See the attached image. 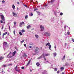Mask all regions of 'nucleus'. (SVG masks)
Masks as SVG:
<instances>
[{"instance_id":"obj_28","label":"nucleus","mask_w":74,"mask_h":74,"mask_svg":"<svg viewBox=\"0 0 74 74\" xmlns=\"http://www.w3.org/2000/svg\"><path fill=\"white\" fill-rule=\"evenodd\" d=\"M3 58L4 57H0V60H2V59H3Z\"/></svg>"},{"instance_id":"obj_54","label":"nucleus","mask_w":74,"mask_h":74,"mask_svg":"<svg viewBox=\"0 0 74 74\" xmlns=\"http://www.w3.org/2000/svg\"><path fill=\"white\" fill-rule=\"evenodd\" d=\"M24 47H26V45L25 44H24Z\"/></svg>"},{"instance_id":"obj_10","label":"nucleus","mask_w":74,"mask_h":74,"mask_svg":"<svg viewBox=\"0 0 74 74\" xmlns=\"http://www.w3.org/2000/svg\"><path fill=\"white\" fill-rule=\"evenodd\" d=\"M1 18L2 21H5V18H4V16H3V15H1Z\"/></svg>"},{"instance_id":"obj_6","label":"nucleus","mask_w":74,"mask_h":74,"mask_svg":"<svg viewBox=\"0 0 74 74\" xmlns=\"http://www.w3.org/2000/svg\"><path fill=\"white\" fill-rule=\"evenodd\" d=\"M11 53V51H10L9 53V54L7 55V58H12V56H10V55Z\"/></svg>"},{"instance_id":"obj_30","label":"nucleus","mask_w":74,"mask_h":74,"mask_svg":"<svg viewBox=\"0 0 74 74\" xmlns=\"http://www.w3.org/2000/svg\"><path fill=\"white\" fill-rule=\"evenodd\" d=\"M21 32H22V33H24L25 32V30L22 29L21 30Z\"/></svg>"},{"instance_id":"obj_27","label":"nucleus","mask_w":74,"mask_h":74,"mask_svg":"<svg viewBox=\"0 0 74 74\" xmlns=\"http://www.w3.org/2000/svg\"><path fill=\"white\" fill-rule=\"evenodd\" d=\"M60 73V71H59V70H58V71L57 72V74H59Z\"/></svg>"},{"instance_id":"obj_16","label":"nucleus","mask_w":74,"mask_h":74,"mask_svg":"<svg viewBox=\"0 0 74 74\" xmlns=\"http://www.w3.org/2000/svg\"><path fill=\"white\" fill-rule=\"evenodd\" d=\"M37 12V13L38 14V15H41V13L39 12Z\"/></svg>"},{"instance_id":"obj_59","label":"nucleus","mask_w":74,"mask_h":74,"mask_svg":"<svg viewBox=\"0 0 74 74\" xmlns=\"http://www.w3.org/2000/svg\"><path fill=\"white\" fill-rule=\"evenodd\" d=\"M17 4H19V2H17Z\"/></svg>"},{"instance_id":"obj_31","label":"nucleus","mask_w":74,"mask_h":74,"mask_svg":"<svg viewBox=\"0 0 74 74\" xmlns=\"http://www.w3.org/2000/svg\"><path fill=\"white\" fill-rule=\"evenodd\" d=\"M22 23H20L19 24V26H20V27H22Z\"/></svg>"},{"instance_id":"obj_1","label":"nucleus","mask_w":74,"mask_h":74,"mask_svg":"<svg viewBox=\"0 0 74 74\" xmlns=\"http://www.w3.org/2000/svg\"><path fill=\"white\" fill-rule=\"evenodd\" d=\"M50 55V54L49 53H45L43 55H42L41 56L39 57L38 58V59H41V58H42L43 57V58L44 59V60L45 61H46V58L45 56H49Z\"/></svg>"},{"instance_id":"obj_50","label":"nucleus","mask_w":74,"mask_h":74,"mask_svg":"<svg viewBox=\"0 0 74 74\" xmlns=\"http://www.w3.org/2000/svg\"><path fill=\"white\" fill-rule=\"evenodd\" d=\"M9 30H11V29L10 28V26H9Z\"/></svg>"},{"instance_id":"obj_61","label":"nucleus","mask_w":74,"mask_h":74,"mask_svg":"<svg viewBox=\"0 0 74 74\" xmlns=\"http://www.w3.org/2000/svg\"><path fill=\"white\" fill-rule=\"evenodd\" d=\"M2 38H4V36H3H3H2Z\"/></svg>"},{"instance_id":"obj_22","label":"nucleus","mask_w":74,"mask_h":74,"mask_svg":"<svg viewBox=\"0 0 74 74\" xmlns=\"http://www.w3.org/2000/svg\"><path fill=\"white\" fill-rule=\"evenodd\" d=\"M35 37H36V38H38L39 36L38 35L36 34L35 35Z\"/></svg>"},{"instance_id":"obj_53","label":"nucleus","mask_w":74,"mask_h":74,"mask_svg":"<svg viewBox=\"0 0 74 74\" xmlns=\"http://www.w3.org/2000/svg\"><path fill=\"white\" fill-rule=\"evenodd\" d=\"M66 25H65V26H64V28H65V29H66Z\"/></svg>"},{"instance_id":"obj_19","label":"nucleus","mask_w":74,"mask_h":74,"mask_svg":"<svg viewBox=\"0 0 74 74\" xmlns=\"http://www.w3.org/2000/svg\"><path fill=\"white\" fill-rule=\"evenodd\" d=\"M12 8L13 9H15V6L13 4L12 6Z\"/></svg>"},{"instance_id":"obj_52","label":"nucleus","mask_w":74,"mask_h":74,"mask_svg":"<svg viewBox=\"0 0 74 74\" xmlns=\"http://www.w3.org/2000/svg\"><path fill=\"white\" fill-rule=\"evenodd\" d=\"M21 69H22L23 70V69H24V67L23 66H22V67H21Z\"/></svg>"},{"instance_id":"obj_36","label":"nucleus","mask_w":74,"mask_h":74,"mask_svg":"<svg viewBox=\"0 0 74 74\" xmlns=\"http://www.w3.org/2000/svg\"><path fill=\"white\" fill-rule=\"evenodd\" d=\"M6 67V65H3L2 66V67Z\"/></svg>"},{"instance_id":"obj_57","label":"nucleus","mask_w":74,"mask_h":74,"mask_svg":"<svg viewBox=\"0 0 74 74\" xmlns=\"http://www.w3.org/2000/svg\"><path fill=\"white\" fill-rule=\"evenodd\" d=\"M72 40L73 41V42H74V40L73 39H72Z\"/></svg>"},{"instance_id":"obj_55","label":"nucleus","mask_w":74,"mask_h":74,"mask_svg":"<svg viewBox=\"0 0 74 74\" xmlns=\"http://www.w3.org/2000/svg\"><path fill=\"white\" fill-rule=\"evenodd\" d=\"M29 48H32V47L30 46H29Z\"/></svg>"},{"instance_id":"obj_58","label":"nucleus","mask_w":74,"mask_h":74,"mask_svg":"<svg viewBox=\"0 0 74 74\" xmlns=\"http://www.w3.org/2000/svg\"><path fill=\"white\" fill-rule=\"evenodd\" d=\"M1 32H0V36H1Z\"/></svg>"},{"instance_id":"obj_35","label":"nucleus","mask_w":74,"mask_h":74,"mask_svg":"<svg viewBox=\"0 0 74 74\" xmlns=\"http://www.w3.org/2000/svg\"><path fill=\"white\" fill-rule=\"evenodd\" d=\"M13 33L14 34V35H15V30H14L13 31Z\"/></svg>"},{"instance_id":"obj_29","label":"nucleus","mask_w":74,"mask_h":74,"mask_svg":"<svg viewBox=\"0 0 74 74\" xmlns=\"http://www.w3.org/2000/svg\"><path fill=\"white\" fill-rule=\"evenodd\" d=\"M29 45H33V43L32 42H30L29 43Z\"/></svg>"},{"instance_id":"obj_46","label":"nucleus","mask_w":74,"mask_h":74,"mask_svg":"<svg viewBox=\"0 0 74 74\" xmlns=\"http://www.w3.org/2000/svg\"><path fill=\"white\" fill-rule=\"evenodd\" d=\"M54 15H55L56 16V15H57V14H56V12H55Z\"/></svg>"},{"instance_id":"obj_15","label":"nucleus","mask_w":74,"mask_h":74,"mask_svg":"<svg viewBox=\"0 0 74 74\" xmlns=\"http://www.w3.org/2000/svg\"><path fill=\"white\" fill-rule=\"evenodd\" d=\"M36 65L37 66V67H39V66H40V63L38 62H37L36 63Z\"/></svg>"},{"instance_id":"obj_17","label":"nucleus","mask_w":74,"mask_h":74,"mask_svg":"<svg viewBox=\"0 0 74 74\" xmlns=\"http://www.w3.org/2000/svg\"><path fill=\"white\" fill-rule=\"evenodd\" d=\"M60 70H61V71H63V70H64V67H61Z\"/></svg>"},{"instance_id":"obj_42","label":"nucleus","mask_w":74,"mask_h":74,"mask_svg":"<svg viewBox=\"0 0 74 74\" xmlns=\"http://www.w3.org/2000/svg\"><path fill=\"white\" fill-rule=\"evenodd\" d=\"M54 48L55 50H56V46L55 45L54 47Z\"/></svg>"},{"instance_id":"obj_60","label":"nucleus","mask_w":74,"mask_h":74,"mask_svg":"<svg viewBox=\"0 0 74 74\" xmlns=\"http://www.w3.org/2000/svg\"><path fill=\"white\" fill-rule=\"evenodd\" d=\"M65 46L67 45V43H65Z\"/></svg>"},{"instance_id":"obj_25","label":"nucleus","mask_w":74,"mask_h":74,"mask_svg":"<svg viewBox=\"0 0 74 74\" xmlns=\"http://www.w3.org/2000/svg\"><path fill=\"white\" fill-rule=\"evenodd\" d=\"M57 70H58V68H55L54 69V71H56Z\"/></svg>"},{"instance_id":"obj_44","label":"nucleus","mask_w":74,"mask_h":74,"mask_svg":"<svg viewBox=\"0 0 74 74\" xmlns=\"http://www.w3.org/2000/svg\"><path fill=\"white\" fill-rule=\"evenodd\" d=\"M14 25H16V22H14Z\"/></svg>"},{"instance_id":"obj_49","label":"nucleus","mask_w":74,"mask_h":74,"mask_svg":"<svg viewBox=\"0 0 74 74\" xmlns=\"http://www.w3.org/2000/svg\"><path fill=\"white\" fill-rule=\"evenodd\" d=\"M3 28H4V26H2V27L1 29H3Z\"/></svg>"},{"instance_id":"obj_5","label":"nucleus","mask_w":74,"mask_h":74,"mask_svg":"<svg viewBox=\"0 0 74 74\" xmlns=\"http://www.w3.org/2000/svg\"><path fill=\"white\" fill-rule=\"evenodd\" d=\"M45 36H50L51 34L49 33L48 32H46L45 33Z\"/></svg>"},{"instance_id":"obj_20","label":"nucleus","mask_w":74,"mask_h":74,"mask_svg":"<svg viewBox=\"0 0 74 74\" xmlns=\"http://www.w3.org/2000/svg\"><path fill=\"white\" fill-rule=\"evenodd\" d=\"M53 1H50L49 3V4H53Z\"/></svg>"},{"instance_id":"obj_11","label":"nucleus","mask_w":74,"mask_h":74,"mask_svg":"<svg viewBox=\"0 0 74 74\" xmlns=\"http://www.w3.org/2000/svg\"><path fill=\"white\" fill-rule=\"evenodd\" d=\"M16 51H15L14 52H13L12 53V56H14L15 54H16Z\"/></svg>"},{"instance_id":"obj_18","label":"nucleus","mask_w":74,"mask_h":74,"mask_svg":"<svg viewBox=\"0 0 74 74\" xmlns=\"http://www.w3.org/2000/svg\"><path fill=\"white\" fill-rule=\"evenodd\" d=\"M53 21H54V18H51V22H53Z\"/></svg>"},{"instance_id":"obj_32","label":"nucleus","mask_w":74,"mask_h":74,"mask_svg":"<svg viewBox=\"0 0 74 74\" xmlns=\"http://www.w3.org/2000/svg\"><path fill=\"white\" fill-rule=\"evenodd\" d=\"M60 15L61 16H62V15H63V13H62V12L60 13Z\"/></svg>"},{"instance_id":"obj_45","label":"nucleus","mask_w":74,"mask_h":74,"mask_svg":"<svg viewBox=\"0 0 74 74\" xmlns=\"http://www.w3.org/2000/svg\"><path fill=\"white\" fill-rule=\"evenodd\" d=\"M38 10V9L37 8L35 9L34 10V11H37V10Z\"/></svg>"},{"instance_id":"obj_2","label":"nucleus","mask_w":74,"mask_h":74,"mask_svg":"<svg viewBox=\"0 0 74 74\" xmlns=\"http://www.w3.org/2000/svg\"><path fill=\"white\" fill-rule=\"evenodd\" d=\"M40 48L38 47H36V49L35 50V52L36 53H39Z\"/></svg>"},{"instance_id":"obj_7","label":"nucleus","mask_w":74,"mask_h":74,"mask_svg":"<svg viewBox=\"0 0 74 74\" xmlns=\"http://www.w3.org/2000/svg\"><path fill=\"white\" fill-rule=\"evenodd\" d=\"M40 27L41 29L40 31H41V32H43V31H44V27L42 26L41 25L40 26Z\"/></svg>"},{"instance_id":"obj_38","label":"nucleus","mask_w":74,"mask_h":74,"mask_svg":"<svg viewBox=\"0 0 74 74\" xmlns=\"http://www.w3.org/2000/svg\"><path fill=\"white\" fill-rule=\"evenodd\" d=\"M47 6H48V5H45V7H46L45 8H47Z\"/></svg>"},{"instance_id":"obj_40","label":"nucleus","mask_w":74,"mask_h":74,"mask_svg":"<svg viewBox=\"0 0 74 74\" xmlns=\"http://www.w3.org/2000/svg\"><path fill=\"white\" fill-rule=\"evenodd\" d=\"M21 23V24L22 25H23V24H24V23H25L24 22H22Z\"/></svg>"},{"instance_id":"obj_24","label":"nucleus","mask_w":74,"mask_h":74,"mask_svg":"<svg viewBox=\"0 0 74 74\" xmlns=\"http://www.w3.org/2000/svg\"><path fill=\"white\" fill-rule=\"evenodd\" d=\"M33 15V14L31 13L29 15V16H32Z\"/></svg>"},{"instance_id":"obj_33","label":"nucleus","mask_w":74,"mask_h":74,"mask_svg":"<svg viewBox=\"0 0 74 74\" xmlns=\"http://www.w3.org/2000/svg\"><path fill=\"white\" fill-rule=\"evenodd\" d=\"M69 64L68 63H66L65 64V65H66V66H69Z\"/></svg>"},{"instance_id":"obj_14","label":"nucleus","mask_w":74,"mask_h":74,"mask_svg":"<svg viewBox=\"0 0 74 74\" xmlns=\"http://www.w3.org/2000/svg\"><path fill=\"white\" fill-rule=\"evenodd\" d=\"M31 59H30L29 61L27 63V66H29V64H30V62H31Z\"/></svg>"},{"instance_id":"obj_3","label":"nucleus","mask_w":74,"mask_h":74,"mask_svg":"<svg viewBox=\"0 0 74 74\" xmlns=\"http://www.w3.org/2000/svg\"><path fill=\"white\" fill-rule=\"evenodd\" d=\"M49 46V48L50 50H51V45H50V43L48 42L47 43L46 45V46Z\"/></svg>"},{"instance_id":"obj_34","label":"nucleus","mask_w":74,"mask_h":74,"mask_svg":"<svg viewBox=\"0 0 74 74\" xmlns=\"http://www.w3.org/2000/svg\"><path fill=\"white\" fill-rule=\"evenodd\" d=\"M28 18V16H27V15H26L25 16V19H26V18Z\"/></svg>"},{"instance_id":"obj_43","label":"nucleus","mask_w":74,"mask_h":74,"mask_svg":"<svg viewBox=\"0 0 74 74\" xmlns=\"http://www.w3.org/2000/svg\"><path fill=\"white\" fill-rule=\"evenodd\" d=\"M2 3H5V1H2Z\"/></svg>"},{"instance_id":"obj_48","label":"nucleus","mask_w":74,"mask_h":74,"mask_svg":"<svg viewBox=\"0 0 74 74\" xmlns=\"http://www.w3.org/2000/svg\"><path fill=\"white\" fill-rule=\"evenodd\" d=\"M12 64H9L8 65V66H12Z\"/></svg>"},{"instance_id":"obj_21","label":"nucleus","mask_w":74,"mask_h":74,"mask_svg":"<svg viewBox=\"0 0 74 74\" xmlns=\"http://www.w3.org/2000/svg\"><path fill=\"white\" fill-rule=\"evenodd\" d=\"M20 35V36H22V33L21 32H19L18 33Z\"/></svg>"},{"instance_id":"obj_63","label":"nucleus","mask_w":74,"mask_h":74,"mask_svg":"<svg viewBox=\"0 0 74 74\" xmlns=\"http://www.w3.org/2000/svg\"><path fill=\"white\" fill-rule=\"evenodd\" d=\"M73 56H74V53H73Z\"/></svg>"},{"instance_id":"obj_62","label":"nucleus","mask_w":74,"mask_h":74,"mask_svg":"<svg viewBox=\"0 0 74 74\" xmlns=\"http://www.w3.org/2000/svg\"><path fill=\"white\" fill-rule=\"evenodd\" d=\"M42 74H46V73H42Z\"/></svg>"},{"instance_id":"obj_26","label":"nucleus","mask_w":74,"mask_h":74,"mask_svg":"<svg viewBox=\"0 0 74 74\" xmlns=\"http://www.w3.org/2000/svg\"><path fill=\"white\" fill-rule=\"evenodd\" d=\"M7 34V32H6L5 33H4L3 35V36H4L5 35V34Z\"/></svg>"},{"instance_id":"obj_64","label":"nucleus","mask_w":74,"mask_h":74,"mask_svg":"<svg viewBox=\"0 0 74 74\" xmlns=\"http://www.w3.org/2000/svg\"><path fill=\"white\" fill-rule=\"evenodd\" d=\"M61 74H64V72L62 73Z\"/></svg>"},{"instance_id":"obj_37","label":"nucleus","mask_w":74,"mask_h":74,"mask_svg":"<svg viewBox=\"0 0 74 74\" xmlns=\"http://www.w3.org/2000/svg\"><path fill=\"white\" fill-rule=\"evenodd\" d=\"M24 57H27V55H26V54H24Z\"/></svg>"},{"instance_id":"obj_8","label":"nucleus","mask_w":74,"mask_h":74,"mask_svg":"<svg viewBox=\"0 0 74 74\" xmlns=\"http://www.w3.org/2000/svg\"><path fill=\"white\" fill-rule=\"evenodd\" d=\"M12 14L13 16H14V17H18V15H17V14L16 13H14V12H12Z\"/></svg>"},{"instance_id":"obj_47","label":"nucleus","mask_w":74,"mask_h":74,"mask_svg":"<svg viewBox=\"0 0 74 74\" xmlns=\"http://www.w3.org/2000/svg\"><path fill=\"white\" fill-rule=\"evenodd\" d=\"M0 22L1 23H3V21L2 20H1L0 21Z\"/></svg>"},{"instance_id":"obj_9","label":"nucleus","mask_w":74,"mask_h":74,"mask_svg":"<svg viewBox=\"0 0 74 74\" xmlns=\"http://www.w3.org/2000/svg\"><path fill=\"white\" fill-rule=\"evenodd\" d=\"M15 69V71H17L18 72H19L21 71L20 69H18V68H17V66L16 67Z\"/></svg>"},{"instance_id":"obj_13","label":"nucleus","mask_w":74,"mask_h":74,"mask_svg":"<svg viewBox=\"0 0 74 74\" xmlns=\"http://www.w3.org/2000/svg\"><path fill=\"white\" fill-rule=\"evenodd\" d=\"M53 56L54 57H55L56 56V55H57V54L56 53H53Z\"/></svg>"},{"instance_id":"obj_23","label":"nucleus","mask_w":74,"mask_h":74,"mask_svg":"<svg viewBox=\"0 0 74 74\" xmlns=\"http://www.w3.org/2000/svg\"><path fill=\"white\" fill-rule=\"evenodd\" d=\"M30 27V25H28L27 27V29H29V28Z\"/></svg>"},{"instance_id":"obj_39","label":"nucleus","mask_w":74,"mask_h":74,"mask_svg":"<svg viewBox=\"0 0 74 74\" xmlns=\"http://www.w3.org/2000/svg\"><path fill=\"white\" fill-rule=\"evenodd\" d=\"M24 41H25V40H23L22 41H21V42L22 43H23V42H24Z\"/></svg>"},{"instance_id":"obj_4","label":"nucleus","mask_w":74,"mask_h":74,"mask_svg":"<svg viewBox=\"0 0 74 74\" xmlns=\"http://www.w3.org/2000/svg\"><path fill=\"white\" fill-rule=\"evenodd\" d=\"M7 42H5L3 44V47L4 49H5V47H7Z\"/></svg>"},{"instance_id":"obj_56","label":"nucleus","mask_w":74,"mask_h":74,"mask_svg":"<svg viewBox=\"0 0 74 74\" xmlns=\"http://www.w3.org/2000/svg\"><path fill=\"white\" fill-rule=\"evenodd\" d=\"M68 27V29H69L70 30V28L69 27Z\"/></svg>"},{"instance_id":"obj_12","label":"nucleus","mask_w":74,"mask_h":74,"mask_svg":"<svg viewBox=\"0 0 74 74\" xmlns=\"http://www.w3.org/2000/svg\"><path fill=\"white\" fill-rule=\"evenodd\" d=\"M65 58H66V55H64L63 56L62 58V60H64L65 59Z\"/></svg>"},{"instance_id":"obj_41","label":"nucleus","mask_w":74,"mask_h":74,"mask_svg":"<svg viewBox=\"0 0 74 74\" xmlns=\"http://www.w3.org/2000/svg\"><path fill=\"white\" fill-rule=\"evenodd\" d=\"M67 34L68 35H70V32H67Z\"/></svg>"},{"instance_id":"obj_51","label":"nucleus","mask_w":74,"mask_h":74,"mask_svg":"<svg viewBox=\"0 0 74 74\" xmlns=\"http://www.w3.org/2000/svg\"><path fill=\"white\" fill-rule=\"evenodd\" d=\"M24 6H25V7H27V6L26 5H23Z\"/></svg>"}]
</instances>
